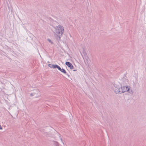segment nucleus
Listing matches in <instances>:
<instances>
[{"label": "nucleus", "mask_w": 146, "mask_h": 146, "mask_svg": "<svg viewBox=\"0 0 146 146\" xmlns=\"http://www.w3.org/2000/svg\"><path fill=\"white\" fill-rule=\"evenodd\" d=\"M57 69H58V70H60L62 73H63L64 74H66V75L68 76L69 77H70V75L68 73H67L66 71L64 69H63V68H61V67L59 66H58Z\"/></svg>", "instance_id": "4"}, {"label": "nucleus", "mask_w": 146, "mask_h": 146, "mask_svg": "<svg viewBox=\"0 0 146 146\" xmlns=\"http://www.w3.org/2000/svg\"><path fill=\"white\" fill-rule=\"evenodd\" d=\"M2 91V89L0 88V92Z\"/></svg>", "instance_id": "14"}, {"label": "nucleus", "mask_w": 146, "mask_h": 146, "mask_svg": "<svg viewBox=\"0 0 146 146\" xmlns=\"http://www.w3.org/2000/svg\"><path fill=\"white\" fill-rule=\"evenodd\" d=\"M55 31H53L56 40L59 41L60 40L61 37L63 34L64 29L63 26L59 25L55 28Z\"/></svg>", "instance_id": "1"}, {"label": "nucleus", "mask_w": 146, "mask_h": 146, "mask_svg": "<svg viewBox=\"0 0 146 146\" xmlns=\"http://www.w3.org/2000/svg\"><path fill=\"white\" fill-rule=\"evenodd\" d=\"M52 144L55 146H61V145L57 141H52Z\"/></svg>", "instance_id": "9"}, {"label": "nucleus", "mask_w": 146, "mask_h": 146, "mask_svg": "<svg viewBox=\"0 0 146 146\" xmlns=\"http://www.w3.org/2000/svg\"><path fill=\"white\" fill-rule=\"evenodd\" d=\"M73 71H77V70L76 69H74V70L73 69Z\"/></svg>", "instance_id": "13"}, {"label": "nucleus", "mask_w": 146, "mask_h": 146, "mask_svg": "<svg viewBox=\"0 0 146 146\" xmlns=\"http://www.w3.org/2000/svg\"><path fill=\"white\" fill-rule=\"evenodd\" d=\"M127 78L126 76V74H125L124 76L121 78V80L123 82H125L126 81H127Z\"/></svg>", "instance_id": "8"}, {"label": "nucleus", "mask_w": 146, "mask_h": 146, "mask_svg": "<svg viewBox=\"0 0 146 146\" xmlns=\"http://www.w3.org/2000/svg\"><path fill=\"white\" fill-rule=\"evenodd\" d=\"M47 40L50 43L52 44H53L54 43L52 40L49 38H48L47 39Z\"/></svg>", "instance_id": "11"}, {"label": "nucleus", "mask_w": 146, "mask_h": 146, "mask_svg": "<svg viewBox=\"0 0 146 146\" xmlns=\"http://www.w3.org/2000/svg\"><path fill=\"white\" fill-rule=\"evenodd\" d=\"M41 95L40 92L38 89L34 90L32 93L30 94L31 96H35L36 98H38Z\"/></svg>", "instance_id": "3"}, {"label": "nucleus", "mask_w": 146, "mask_h": 146, "mask_svg": "<svg viewBox=\"0 0 146 146\" xmlns=\"http://www.w3.org/2000/svg\"><path fill=\"white\" fill-rule=\"evenodd\" d=\"M58 65L57 64H49L48 65V66L51 68H53V69H55L57 68Z\"/></svg>", "instance_id": "6"}, {"label": "nucleus", "mask_w": 146, "mask_h": 146, "mask_svg": "<svg viewBox=\"0 0 146 146\" xmlns=\"http://www.w3.org/2000/svg\"><path fill=\"white\" fill-rule=\"evenodd\" d=\"M121 84H120L121 85ZM121 88V85H120V86H119V88H116L114 90L115 93L116 94H117L118 93L121 94V91L120 90V88Z\"/></svg>", "instance_id": "7"}, {"label": "nucleus", "mask_w": 146, "mask_h": 146, "mask_svg": "<svg viewBox=\"0 0 146 146\" xmlns=\"http://www.w3.org/2000/svg\"><path fill=\"white\" fill-rule=\"evenodd\" d=\"M49 20H50V19H52V20L51 18V17H49Z\"/></svg>", "instance_id": "16"}, {"label": "nucleus", "mask_w": 146, "mask_h": 146, "mask_svg": "<svg viewBox=\"0 0 146 146\" xmlns=\"http://www.w3.org/2000/svg\"><path fill=\"white\" fill-rule=\"evenodd\" d=\"M65 64L67 65L69 68H70L71 70L73 69L74 67L72 63L69 62H65Z\"/></svg>", "instance_id": "5"}, {"label": "nucleus", "mask_w": 146, "mask_h": 146, "mask_svg": "<svg viewBox=\"0 0 146 146\" xmlns=\"http://www.w3.org/2000/svg\"><path fill=\"white\" fill-rule=\"evenodd\" d=\"M121 93H123L126 92H128L129 93L133 94V90L130 89V87L128 86H122L121 84Z\"/></svg>", "instance_id": "2"}, {"label": "nucleus", "mask_w": 146, "mask_h": 146, "mask_svg": "<svg viewBox=\"0 0 146 146\" xmlns=\"http://www.w3.org/2000/svg\"><path fill=\"white\" fill-rule=\"evenodd\" d=\"M3 129L2 127H1V125H0V129L2 130Z\"/></svg>", "instance_id": "12"}, {"label": "nucleus", "mask_w": 146, "mask_h": 146, "mask_svg": "<svg viewBox=\"0 0 146 146\" xmlns=\"http://www.w3.org/2000/svg\"><path fill=\"white\" fill-rule=\"evenodd\" d=\"M1 91L2 92H3L4 94H5L4 91L2 90V91Z\"/></svg>", "instance_id": "15"}, {"label": "nucleus", "mask_w": 146, "mask_h": 146, "mask_svg": "<svg viewBox=\"0 0 146 146\" xmlns=\"http://www.w3.org/2000/svg\"><path fill=\"white\" fill-rule=\"evenodd\" d=\"M114 86L116 88H119V86L117 85V84H114Z\"/></svg>", "instance_id": "10"}]
</instances>
